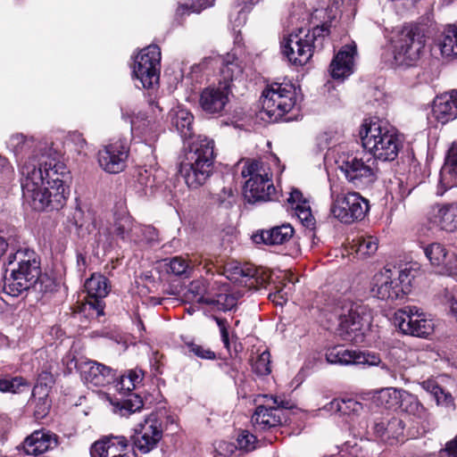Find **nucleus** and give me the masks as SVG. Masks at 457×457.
I'll list each match as a JSON object with an SVG mask.
<instances>
[{
    "label": "nucleus",
    "mask_w": 457,
    "mask_h": 457,
    "mask_svg": "<svg viewBox=\"0 0 457 457\" xmlns=\"http://www.w3.org/2000/svg\"><path fill=\"white\" fill-rule=\"evenodd\" d=\"M21 174L24 203L35 211L62 209L68 199L70 171L47 142L13 133L6 142Z\"/></svg>",
    "instance_id": "nucleus-1"
},
{
    "label": "nucleus",
    "mask_w": 457,
    "mask_h": 457,
    "mask_svg": "<svg viewBox=\"0 0 457 457\" xmlns=\"http://www.w3.org/2000/svg\"><path fill=\"white\" fill-rule=\"evenodd\" d=\"M4 281V292L12 296H18L31 287L44 292L47 290L50 279L41 273L40 262L37 253L24 248L11 253L7 257Z\"/></svg>",
    "instance_id": "nucleus-2"
},
{
    "label": "nucleus",
    "mask_w": 457,
    "mask_h": 457,
    "mask_svg": "<svg viewBox=\"0 0 457 457\" xmlns=\"http://www.w3.org/2000/svg\"><path fill=\"white\" fill-rule=\"evenodd\" d=\"M363 148L372 159L395 161L403 146V138L395 128L378 120H365L360 129Z\"/></svg>",
    "instance_id": "nucleus-3"
},
{
    "label": "nucleus",
    "mask_w": 457,
    "mask_h": 457,
    "mask_svg": "<svg viewBox=\"0 0 457 457\" xmlns=\"http://www.w3.org/2000/svg\"><path fill=\"white\" fill-rule=\"evenodd\" d=\"M213 161V140L204 136H197L188 143L179 172L188 187L198 188L211 176Z\"/></svg>",
    "instance_id": "nucleus-4"
},
{
    "label": "nucleus",
    "mask_w": 457,
    "mask_h": 457,
    "mask_svg": "<svg viewBox=\"0 0 457 457\" xmlns=\"http://www.w3.org/2000/svg\"><path fill=\"white\" fill-rule=\"evenodd\" d=\"M330 25L328 21L316 26L312 30L299 27L296 31L289 33L281 42L283 54L288 62L295 66L306 64L316 49L323 47L325 37L329 33Z\"/></svg>",
    "instance_id": "nucleus-5"
},
{
    "label": "nucleus",
    "mask_w": 457,
    "mask_h": 457,
    "mask_svg": "<svg viewBox=\"0 0 457 457\" xmlns=\"http://www.w3.org/2000/svg\"><path fill=\"white\" fill-rule=\"evenodd\" d=\"M419 269L418 263H406L401 268H385L378 271L371 282L373 296L392 301L403 298L411 291V281Z\"/></svg>",
    "instance_id": "nucleus-6"
},
{
    "label": "nucleus",
    "mask_w": 457,
    "mask_h": 457,
    "mask_svg": "<svg viewBox=\"0 0 457 457\" xmlns=\"http://www.w3.org/2000/svg\"><path fill=\"white\" fill-rule=\"evenodd\" d=\"M274 273L250 270H245L242 268L236 267L230 275H228V279L237 283L247 289H257L259 287H263L268 280L272 284L271 292L269 294V299L276 305L282 306L289 298L293 291V282L286 283V274L277 276L278 282L274 281Z\"/></svg>",
    "instance_id": "nucleus-7"
},
{
    "label": "nucleus",
    "mask_w": 457,
    "mask_h": 457,
    "mask_svg": "<svg viewBox=\"0 0 457 457\" xmlns=\"http://www.w3.org/2000/svg\"><path fill=\"white\" fill-rule=\"evenodd\" d=\"M296 101V88L291 82L269 84L262 94L261 118L277 122L295 107Z\"/></svg>",
    "instance_id": "nucleus-8"
},
{
    "label": "nucleus",
    "mask_w": 457,
    "mask_h": 457,
    "mask_svg": "<svg viewBox=\"0 0 457 457\" xmlns=\"http://www.w3.org/2000/svg\"><path fill=\"white\" fill-rule=\"evenodd\" d=\"M248 178L244 186V195L248 203L273 201L276 188L271 179L270 166L261 161L247 162L241 171Z\"/></svg>",
    "instance_id": "nucleus-9"
},
{
    "label": "nucleus",
    "mask_w": 457,
    "mask_h": 457,
    "mask_svg": "<svg viewBox=\"0 0 457 457\" xmlns=\"http://www.w3.org/2000/svg\"><path fill=\"white\" fill-rule=\"evenodd\" d=\"M330 215L345 224L361 220L370 211L368 199L360 193H339L330 184Z\"/></svg>",
    "instance_id": "nucleus-10"
},
{
    "label": "nucleus",
    "mask_w": 457,
    "mask_h": 457,
    "mask_svg": "<svg viewBox=\"0 0 457 457\" xmlns=\"http://www.w3.org/2000/svg\"><path fill=\"white\" fill-rule=\"evenodd\" d=\"M339 334L348 342L358 345L364 341V328L369 325V314L361 304L344 300L339 307Z\"/></svg>",
    "instance_id": "nucleus-11"
},
{
    "label": "nucleus",
    "mask_w": 457,
    "mask_h": 457,
    "mask_svg": "<svg viewBox=\"0 0 457 457\" xmlns=\"http://www.w3.org/2000/svg\"><path fill=\"white\" fill-rule=\"evenodd\" d=\"M161 49L156 45L143 48L135 57L132 67L137 87L154 88L159 83L161 70Z\"/></svg>",
    "instance_id": "nucleus-12"
},
{
    "label": "nucleus",
    "mask_w": 457,
    "mask_h": 457,
    "mask_svg": "<svg viewBox=\"0 0 457 457\" xmlns=\"http://www.w3.org/2000/svg\"><path fill=\"white\" fill-rule=\"evenodd\" d=\"M345 179L359 188L372 185L378 179V168L370 156L347 155L337 162Z\"/></svg>",
    "instance_id": "nucleus-13"
},
{
    "label": "nucleus",
    "mask_w": 457,
    "mask_h": 457,
    "mask_svg": "<svg viewBox=\"0 0 457 457\" xmlns=\"http://www.w3.org/2000/svg\"><path fill=\"white\" fill-rule=\"evenodd\" d=\"M394 323L405 335L428 338L433 334L435 324L416 306H405L394 315Z\"/></svg>",
    "instance_id": "nucleus-14"
},
{
    "label": "nucleus",
    "mask_w": 457,
    "mask_h": 457,
    "mask_svg": "<svg viewBox=\"0 0 457 457\" xmlns=\"http://www.w3.org/2000/svg\"><path fill=\"white\" fill-rule=\"evenodd\" d=\"M424 47V37L411 28H404L395 41V59L411 66L420 59Z\"/></svg>",
    "instance_id": "nucleus-15"
},
{
    "label": "nucleus",
    "mask_w": 457,
    "mask_h": 457,
    "mask_svg": "<svg viewBox=\"0 0 457 457\" xmlns=\"http://www.w3.org/2000/svg\"><path fill=\"white\" fill-rule=\"evenodd\" d=\"M129 154V141L126 138H119L104 145L98 151L97 161L105 172L117 174L126 168Z\"/></svg>",
    "instance_id": "nucleus-16"
},
{
    "label": "nucleus",
    "mask_w": 457,
    "mask_h": 457,
    "mask_svg": "<svg viewBox=\"0 0 457 457\" xmlns=\"http://www.w3.org/2000/svg\"><path fill=\"white\" fill-rule=\"evenodd\" d=\"M265 404L256 407L252 416V423L256 431H266L277 428L282 423L284 408L283 402H278L275 396L263 395Z\"/></svg>",
    "instance_id": "nucleus-17"
},
{
    "label": "nucleus",
    "mask_w": 457,
    "mask_h": 457,
    "mask_svg": "<svg viewBox=\"0 0 457 457\" xmlns=\"http://www.w3.org/2000/svg\"><path fill=\"white\" fill-rule=\"evenodd\" d=\"M423 253L436 273L444 276L457 275V253L448 250L438 242L422 246Z\"/></svg>",
    "instance_id": "nucleus-18"
},
{
    "label": "nucleus",
    "mask_w": 457,
    "mask_h": 457,
    "mask_svg": "<svg viewBox=\"0 0 457 457\" xmlns=\"http://www.w3.org/2000/svg\"><path fill=\"white\" fill-rule=\"evenodd\" d=\"M162 436L161 423L155 415H150L135 428L131 436L133 447L142 453H148L157 447Z\"/></svg>",
    "instance_id": "nucleus-19"
},
{
    "label": "nucleus",
    "mask_w": 457,
    "mask_h": 457,
    "mask_svg": "<svg viewBox=\"0 0 457 457\" xmlns=\"http://www.w3.org/2000/svg\"><path fill=\"white\" fill-rule=\"evenodd\" d=\"M326 360L331 364L377 366L380 358L375 353L348 350L344 346H334L326 353Z\"/></svg>",
    "instance_id": "nucleus-20"
},
{
    "label": "nucleus",
    "mask_w": 457,
    "mask_h": 457,
    "mask_svg": "<svg viewBox=\"0 0 457 457\" xmlns=\"http://www.w3.org/2000/svg\"><path fill=\"white\" fill-rule=\"evenodd\" d=\"M81 379L88 386H104L114 380L115 371L102 363L91 360L76 361Z\"/></svg>",
    "instance_id": "nucleus-21"
},
{
    "label": "nucleus",
    "mask_w": 457,
    "mask_h": 457,
    "mask_svg": "<svg viewBox=\"0 0 457 457\" xmlns=\"http://www.w3.org/2000/svg\"><path fill=\"white\" fill-rule=\"evenodd\" d=\"M231 89L228 86L212 85L200 94L199 104L204 112L210 114H220L229 101Z\"/></svg>",
    "instance_id": "nucleus-22"
},
{
    "label": "nucleus",
    "mask_w": 457,
    "mask_h": 457,
    "mask_svg": "<svg viewBox=\"0 0 457 457\" xmlns=\"http://www.w3.org/2000/svg\"><path fill=\"white\" fill-rule=\"evenodd\" d=\"M84 287L88 297L87 303L88 310L96 312V316L103 315L104 309L103 299L107 296L111 288L108 278L100 273H93L85 281Z\"/></svg>",
    "instance_id": "nucleus-23"
},
{
    "label": "nucleus",
    "mask_w": 457,
    "mask_h": 457,
    "mask_svg": "<svg viewBox=\"0 0 457 457\" xmlns=\"http://www.w3.org/2000/svg\"><path fill=\"white\" fill-rule=\"evenodd\" d=\"M121 114L124 120H129L131 130L141 136L145 144L151 145L157 140L161 131V125L158 121L148 119L145 112L129 113L124 108H121Z\"/></svg>",
    "instance_id": "nucleus-24"
},
{
    "label": "nucleus",
    "mask_w": 457,
    "mask_h": 457,
    "mask_svg": "<svg viewBox=\"0 0 457 457\" xmlns=\"http://www.w3.org/2000/svg\"><path fill=\"white\" fill-rule=\"evenodd\" d=\"M357 54L356 45L344 46L336 54L329 65V73L334 79H344L353 72L354 57Z\"/></svg>",
    "instance_id": "nucleus-25"
},
{
    "label": "nucleus",
    "mask_w": 457,
    "mask_h": 457,
    "mask_svg": "<svg viewBox=\"0 0 457 457\" xmlns=\"http://www.w3.org/2000/svg\"><path fill=\"white\" fill-rule=\"evenodd\" d=\"M58 444V437L49 430L34 431L23 442L22 449L27 455H40L54 449Z\"/></svg>",
    "instance_id": "nucleus-26"
},
{
    "label": "nucleus",
    "mask_w": 457,
    "mask_h": 457,
    "mask_svg": "<svg viewBox=\"0 0 457 457\" xmlns=\"http://www.w3.org/2000/svg\"><path fill=\"white\" fill-rule=\"evenodd\" d=\"M457 184V143H453L447 152L445 163L440 170L437 195H443L445 192Z\"/></svg>",
    "instance_id": "nucleus-27"
},
{
    "label": "nucleus",
    "mask_w": 457,
    "mask_h": 457,
    "mask_svg": "<svg viewBox=\"0 0 457 457\" xmlns=\"http://www.w3.org/2000/svg\"><path fill=\"white\" fill-rule=\"evenodd\" d=\"M404 422L397 417L375 422L374 434L383 442L395 445L404 440Z\"/></svg>",
    "instance_id": "nucleus-28"
},
{
    "label": "nucleus",
    "mask_w": 457,
    "mask_h": 457,
    "mask_svg": "<svg viewBox=\"0 0 457 457\" xmlns=\"http://www.w3.org/2000/svg\"><path fill=\"white\" fill-rule=\"evenodd\" d=\"M432 115L442 124L457 118V97L454 89L436 96L432 104Z\"/></svg>",
    "instance_id": "nucleus-29"
},
{
    "label": "nucleus",
    "mask_w": 457,
    "mask_h": 457,
    "mask_svg": "<svg viewBox=\"0 0 457 457\" xmlns=\"http://www.w3.org/2000/svg\"><path fill=\"white\" fill-rule=\"evenodd\" d=\"M429 220L442 230L457 231V202L434 205Z\"/></svg>",
    "instance_id": "nucleus-30"
},
{
    "label": "nucleus",
    "mask_w": 457,
    "mask_h": 457,
    "mask_svg": "<svg viewBox=\"0 0 457 457\" xmlns=\"http://www.w3.org/2000/svg\"><path fill=\"white\" fill-rule=\"evenodd\" d=\"M446 378L447 377L444 375L436 378H428L420 382V385L422 389L433 397L437 406L453 411L455 410L454 398L452 394L446 391L442 386V383Z\"/></svg>",
    "instance_id": "nucleus-31"
},
{
    "label": "nucleus",
    "mask_w": 457,
    "mask_h": 457,
    "mask_svg": "<svg viewBox=\"0 0 457 457\" xmlns=\"http://www.w3.org/2000/svg\"><path fill=\"white\" fill-rule=\"evenodd\" d=\"M128 439L125 436H112L96 442L90 450L91 457H120L127 454Z\"/></svg>",
    "instance_id": "nucleus-32"
},
{
    "label": "nucleus",
    "mask_w": 457,
    "mask_h": 457,
    "mask_svg": "<svg viewBox=\"0 0 457 457\" xmlns=\"http://www.w3.org/2000/svg\"><path fill=\"white\" fill-rule=\"evenodd\" d=\"M215 59V68L220 67V79L219 83L227 85L232 88V83L241 78L243 67L241 62L234 54H228L225 56L213 57Z\"/></svg>",
    "instance_id": "nucleus-33"
},
{
    "label": "nucleus",
    "mask_w": 457,
    "mask_h": 457,
    "mask_svg": "<svg viewBox=\"0 0 457 457\" xmlns=\"http://www.w3.org/2000/svg\"><path fill=\"white\" fill-rule=\"evenodd\" d=\"M287 204L292 215L297 217L304 227L311 228L314 226L315 219L312 213L310 203L303 197L301 191L293 189L287 198Z\"/></svg>",
    "instance_id": "nucleus-34"
},
{
    "label": "nucleus",
    "mask_w": 457,
    "mask_h": 457,
    "mask_svg": "<svg viewBox=\"0 0 457 457\" xmlns=\"http://www.w3.org/2000/svg\"><path fill=\"white\" fill-rule=\"evenodd\" d=\"M293 227L287 223L256 233L253 236V240L256 244L263 243L269 245H277L287 242L293 237Z\"/></svg>",
    "instance_id": "nucleus-35"
},
{
    "label": "nucleus",
    "mask_w": 457,
    "mask_h": 457,
    "mask_svg": "<svg viewBox=\"0 0 457 457\" xmlns=\"http://www.w3.org/2000/svg\"><path fill=\"white\" fill-rule=\"evenodd\" d=\"M169 116L172 126L184 140L192 138L194 116L187 109L178 105L170 110Z\"/></svg>",
    "instance_id": "nucleus-36"
},
{
    "label": "nucleus",
    "mask_w": 457,
    "mask_h": 457,
    "mask_svg": "<svg viewBox=\"0 0 457 457\" xmlns=\"http://www.w3.org/2000/svg\"><path fill=\"white\" fill-rule=\"evenodd\" d=\"M141 228L134 223L132 217L122 210L115 213L113 233L122 240H136L137 230Z\"/></svg>",
    "instance_id": "nucleus-37"
},
{
    "label": "nucleus",
    "mask_w": 457,
    "mask_h": 457,
    "mask_svg": "<svg viewBox=\"0 0 457 457\" xmlns=\"http://www.w3.org/2000/svg\"><path fill=\"white\" fill-rule=\"evenodd\" d=\"M112 411L121 417H128L143 408V400L137 394H129L125 398L111 399Z\"/></svg>",
    "instance_id": "nucleus-38"
},
{
    "label": "nucleus",
    "mask_w": 457,
    "mask_h": 457,
    "mask_svg": "<svg viewBox=\"0 0 457 457\" xmlns=\"http://www.w3.org/2000/svg\"><path fill=\"white\" fill-rule=\"evenodd\" d=\"M167 272L178 277L188 278L194 268L202 262L197 260H187L183 256H175L166 259Z\"/></svg>",
    "instance_id": "nucleus-39"
},
{
    "label": "nucleus",
    "mask_w": 457,
    "mask_h": 457,
    "mask_svg": "<svg viewBox=\"0 0 457 457\" xmlns=\"http://www.w3.org/2000/svg\"><path fill=\"white\" fill-rule=\"evenodd\" d=\"M397 407H399L403 411L420 419H423L427 415V410L419 401L418 397L403 389Z\"/></svg>",
    "instance_id": "nucleus-40"
},
{
    "label": "nucleus",
    "mask_w": 457,
    "mask_h": 457,
    "mask_svg": "<svg viewBox=\"0 0 457 457\" xmlns=\"http://www.w3.org/2000/svg\"><path fill=\"white\" fill-rule=\"evenodd\" d=\"M437 46L443 56H457V21L447 27Z\"/></svg>",
    "instance_id": "nucleus-41"
},
{
    "label": "nucleus",
    "mask_w": 457,
    "mask_h": 457,
    "mask_svg": "<svg viewBox=\"0 0 457 457\" xmlns=\"http://www.w3.org/2000/svg\"><path fill=\"white\" fill-rule=\"evenodd\" d=\"M155 179L151 170L138 169L134 181V189L140 195H151L154 192Z\"/></svg>",
    "instance_id": "nucleus-42"
},
{
    "label": "nucleus",
    "mask_w": 457,
    "mask_h": 457,
    "mask_svg": "<svg viewBox=\"0 0 457 457\" xmlns=\"http://www.w3.org/2000/svg\"><path fill=\"white\" fill-rule=\"evenodd\" d=\"M30 403L35 406V418L37 420L43 419L47 414L50 408L46 389L43 388L41 386H36L32 391Z\"/></svg>",
    "instance_id": "nucleus-43"
},
{
    "label": "nucleus",
    "mask_w": 457,
    "mask_h": 457,
    "mask_svg": "<svg viewBox=\"0 0 457 457\" xmlns=\"http://www.w3.org/2000/svg\"><path fill=\"white\" fill-rule=\"evenodd\" d=\"M198 303L214 306L219 311L227 312L237 304V298L233 295L219 294L215 298L201 296Z\"/></svg>",
    "instance_id": "nucleus-44"
},
{
    "label": "nucleus",
    "mask_w": 457,
    "mask_h": 457,
    "mask_svg": "<svg viewBox=\"0 0 457 457\" xmlns=\"http://www.w3.org/2000/svg\"><path fill=\"white\" fill-rule=\"evenodd\" d=\"M354 246L356 253L360 257L365 258L374 254L377 252L378 247V240L373 236L360 237L357 239Z\"/></svg>",
    "instance_id": "nucleus-45"
},
{
    "label": "nucleus",
    "mask_w": 457,
    "mask_h": 457,
    "mask_svg": "<svg viewBox=\"0 0 457 457\" xmlns=\"http://www.w3.org/2000/svg\"><path fill=\"white\" fill-rule=\"evenodd\" d=\"M310 11L304 2L295 0L289 11V23L297 25L299 22H304L310 18Z\"/></svg>",
    "instance_id": "nucleus-46"
},
{
    "label": "nucleus",
    "mask_w": 457,
    "mask_h": 457,
    "mask_svg": "<svg viewBox=\"0 0 457 457\" xmlns=\"http://www.w3.org/2000/svg\"><path fill=\"white\" fill-rule=\"evenodd\" d=\"M237 191L232 187H224L213 195V201L220 208L229 209L237 203Z\"/></svg>",
    "instance_id": "nucleus-47"
},
{
    "label": "nucleus",
    "mask_w": 457,
    "mask_h": 457,
    "mask_svg": "<svg viewBox=\"0 0 457 457\" xmlns=\"http://www.w3.org/2000/svg\"><path fill=\"white\" fill-rule=\"evenodd\" d=\"M402 389L387 387L378 393L377 400L387 409L395 408L401 398Z\"/></svg>",
    "instance_id": "nucleus-48"
},
{
    "label": "nucleus",
    "mask_w": 457,
    "mask_h": 457,
    "mask_svg": "<svg viewBox=\"0 0 457 457\" xmlns=\"http://www.w3.org/2000/svg\"><path fill=\"white\" fill-rule=\"evenodd\" d=\"M215 68V59L213 57L204 58L199 63L190 67V75L193 79L198 81L203 75L208 76L210 71Z\"/></svg>",
    "instance_id": "nucleus-49"
},
{
    "label": "nucleus",
    "mask_w": 457,
    "mask_h": 457,
    "mask_svg": "<svg viewBox=\"0 0 457 457\" xmlns=\"http://www.w3.org/2000/svg\"><path fill=\"white\" fill-rule=\"evenodd\" d=\"M253 371L259 376H266L270 373V354L263 351L252 362Z\"/></svg>",
    "instance_id": "nucleus-50"
},
{
    "label": "nucleus",
    "mask_w": 457,
    "mask_h": 457,
    "mask_svg": "<svg viewBox=\"0 0 457 457\" xmlns=\"http://www.w3.org/2000/svg\"><path fill=\"white\" fill-rule=\"evenodd\" d=\"M340 416H354L359 415L363 410L362 403L353 399H340Z\"/></svg>",
    "instance_id": "nucleus-51"
},
{
    "label": "nucleus",
    "mask_w": 457,
    "mask_h": 457,
    "mask_svg": "<svg viewBox=\"0 0 457 457\" xmlns=\"http://www.w3.org/2000/svg\"><path fill=\"white\" fill-rule=\"evenodd\" d=\"M185 346L187 349L186 353L189 355H194L204 360H213L216 357L214 352L195 342H187Z\"/></svg>",
    "instance_id": "nucleus-52"
},
{
    "label": "nucleus",
    "mask_w": 457,
    "mask_h": 457,
    "mask_svg": "<svg viewBox=\"0 0 457 457\" xmlns=\"http://www.w3.org/2000/svg\"><path fill=\"white\" fill-rule=\"evenodd\" d=\"M237 441L239 450L246 453L254 450L259 443L256 436L247 430L241 431L237 436Z\"/></svg>",
    "instance_id": "nucleus-53"
},
{
    "label": "nucleus",
    "mask_w": 457,
    "mask_h": 457,
    "mask_svg": "<svg viewBox=\"0 0 457 457\" xmlns=\"http://www.w3.org/2000/svg\"><path fill=\"white\" fill-rule=\"evenodd\" d=\"M14 170L9 160L0 155V187L8 185L14 179Z\"/></svg>",
    "instance_id": "nucleus-54"
},
{
    "label": "nucleus",
    "mask_w": 457,
    "mask_h": 457,
    "mask_svg": "<svg viewBox=\"0 0 457 457\" xmlns=\"http://www.w3.org/2000/svg\"><path fill=\"white\" fill-rule=\"evenodd\" d=\"M21 386H24L21 378H12L11 379L3 378L0 377V392L16 394Z\"/></svg>",
    "instance_id": "nucleus-55"
},
{
    "label": "nucleus",
    "mask_w": 457,
    "mask_h": 457,
    "mask_svg": "<svg viewBox=\"0 0 457 457\" xmlns=\"http://www.w3.org/2000/svg\"><path fill=\"white\" fill-rule=\"evenodd\" d=\"M354 6L355 0H333L331 5L328 6V11L329 12V13H331L335 10L336 12L333 14L332 17L333 19H335L337 12H342L343 11L348 10L354 12Z\"/></svg>",
    "instance_id": "nucleus-56"
},
{
    "label": "nucleus",
    "mask_w": 457,
    "mask_h": 457,
    "mask_svg": "<svg viewBox=\"0 0 457 457\" xmlns=\"http://www.w3.org/2000/svg\"><path fill=\"white\" fill-rule=\"evenodd\" d=\"M251 8L245 7L244 5L240 10L237 11V12H231L229 15V21L232 25V29L237 32V29L242 27L246 21V12Z\"/></svg>",
    "instance_id": "nucleus-57"
},
{
    "label": "nucleus",
    "mask_w": 457,
    "mask_h": 457,
    "mask_svg": "<svg viewBox=\"0 0 457 457\" xmlns=\"http://www.w3.org/2000/svg\"><path fill=\"white\" fill-rule=\"evenodd\" d=\"M237 449V446L235 444L227 441H218L214 444V451L220 457H229Z\"/></svg>",
    "instance_id": "nucleus-58"
},
{
    "label": "nucleus",
    "mask_w": 457,
    "mask_h": 457,
    "mask_svg": "<svg viewBox=\"0 0 457 457\" xmlns=\"http://www.w3.org/2000/svg\"><path fill=\"white\" fill-rule=\"evenodd\" d=\"M207 291V285L205 280H195L189 285V292L195 296V301L198 303V299L201 296H205Z\"/></svg>",
    "instance_id": "nucleus-59"
},
{
    "label": "nucleus",
    "mask_w": 457,
    "mask_h": 457,
    "mask_svg": "<svg viewBox=\"0 0 457 457\" xmlns=\"http://www.w3.org/2000/svg\"><path fill=\"white\" fill-rule=\"evenodd\" d=\"M115 389L122 395H126L134 389H136L135 384L131 382L128 378L124 375L120 376V379L115 382Z\"/></svg>",
    "instance_id": "nucleus-60"
},
{
    "label": "nucleus",
    "mask_w": 457,
    "mask_h": 457,
    "mask_svg": "<svg viewBox=\"0 0 457 457\" xmlns=\"http://www.w3.org/2000/svg\"><path fill=\"white\" fill-rule=\"evenodd\" d=\"M215 0H189L187 7L193 12H200L201 11L213 5Z\"/></svg>",
    "instance_id": "nucleus-61"
},
{
    "label": "nucleus",
    "mask_w": 457,
    "mask_h": 457,
    "mask_svg": "<svg viewBox=\"0 0 457 457\" xmlns=\"http://www.w3.org/2000/svg\"><path fill=\"white\" fill-rule=\"evenodd\" d=\"M340 399L335 398L329 403L323 404L318 409L319 411H325L328 414H338L340 413Z\"/></svg>",
    "instance_id": "nucleus-62"
},
{
    "label": "nucleus",
    "mask_w": 457,
    "mask_h": 457,
    "mask_svg": "<svg viewBox=\"0 0 457 457\" xmlns=\"http://www.w3.org/2000/svg\"><path fill=\"white\" fill-rule=\"evenodd\" d=\"M11 253H15L13 249L9 248L7 241L0 236V262H3L4 267H7V257Z\"/></svg>",
    "instance_id": "nucleus-63"
},
{
    "label": "nucleus",
    "mask_w": 457,
    "mask_h": 457,
    "mask_svg": "<svg viewBox=\"0 0 457 457\" xmlns=\"http://www.w3.org/2000/svg\"><path fill=\"white\" fill-rule=\"evenodd\" d=\"M124 376L131 380V382L135 384L136 387H137L143 381L144 372L140 369H132L128 370Z\"/></svg>",
    "instance_id": "nucleus-64"
}]
</instances>
